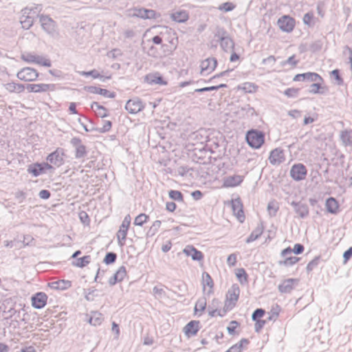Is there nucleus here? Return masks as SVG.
<instances>
[{"mask_svg":"<svg viewBox=\"0 0 352 352\" xmlns=\"http://www.w3.org/2000/svg\"><path fill=\"white\" fill-rule=\"evenodd\" d=\"M5 87L9 92H16L19 94L25 90L26 86L23 84L12 82L6 83Z\"/></svg>","mask_w":352,"mask_h":352,"instance_id":"34","label":"nucleus"},{"mask_svg":"<svg viewBox=\"0 0 352 352\" xmlns=\"http://www.w3.org/2000/svg\"><path fill=\"white\" fill-rule=\"evenodd\" d=\"M131 218L130 214H126L122 221L121 226H120L119 230L117 233H119L120 235H122V239H126L129 228L131 225Z\"/></svg>","mask_w":352,"mask_h":352,"instance_id":"28","label":"nucleus"},{"mask_svg":"<svg viewBox=\"0 0 352 352\" xmlns=\"http://www.w3.org/2000/svg\"><path fill=\"white\" fill-rule=\"evenodd\" d=\"M192 251V254H191V258L193 261H201L204 259V254L201 251L195 248H194V250Z\"/></svg>","mask_w":352,"mask_h":352,"instance_id":"63","label":"nucleus"},{"mask_svg":"<svg viewBox=\"0 0 352 352\" xmlns=\"http://www.w3.org/2000/svg\"><path fill=\"white\" fill-rule=\"evenodd\" d=\"M307 174L306 166L301 163L294 164L289 171L290 177L296 182L305 179Z\"/></svg>","mask_w":352,"mask_h":352,"instance_id":"7","label":"nucleus"},{"mask_svg":"<svg viewBox=\"0 0 352 352\" xmlns=\"http://www.w3.org/2000/svg\"><path fill=\"white\" fill-rule=\"evenodd\" d=\"M240 325V323L236 320H232L230 325L227 327V331L230 335L236 334V329Z\"/></svg>","mask_w":352,"mask_h":352,"instance_id":"58","label":"nucleus"},{"mask_svg":"<svg viewBox=\"0 0 352 352\" xmlns=\"http://www.w3.org/2000/svg\"><path fill=\"white\" fill-rule=\"evenodd\" d=\"M343 54L346 56H348V63L351 65V67H352V49L349 46L346 45L343 50Z\"/></svg>","mask_w":352,"mask_h":352,"instance_id":"64","label":"nucleus"},{"mask_svg":"<svg viewBox=\"0 0 352 352\" xmlns=\"http://www.w3.org/2000/svg\"><path fill=\"white\" fill-rule=\"evenodd\" d=\"M80 74L82 76H91L93 78H98L100 77V74L99 72L95 69L90 71H82L80 72Z\"/></svg>","mask_w":352,"mask_h":352,"instance_id":"56","label":"nucleus"},{"mask_svg":"<svg viewBox=\"0 0 352 352\" xmlns=\"http://www.w3.org/2000/svg\"><path fill=\"white\" fill-rule=\"evenodd\" d=\"M21 58L28 63H36L37 60V55H34L31 53H26L21 55Z\"/></svg>","mask_w":352,"mask_h":352,"instance_id":"51","label":"nucleus"},{"mask_svg":"<svg viewBox=\"0 0 352 352\" xmlns=\"http://www.w3.org/2000/svg\"><path fill=\"white\" fill-rule=\"evenodd\" d=\"M117 254L113 252H108L106 253L103 259V263L107 265H111L116 263L117 259Z\"/></svg>","mask_w":352,"mask_h":352,"instance_id":"44","label":"nucleus"},{"mask_svg":"<svg viewBox=\"0 0 352 352\" xmlns=\"http://www.w3.org/2000/svg\"><path fill=\"white\" fill-rule=\"evenodd\" d=\"M239 89H243L245 93H254L256 92L258 86L255 85L252 82H245L242 87H239Z\"/></svg>","mask_w":352,"mask_h":352,"instance_id":"47","label":"nucleus"},{"mask_svg":"<svg viewBox=\"0 0 352 352\" xmlns=\"http://www.w3.org/2000/svg\"><path fill=\"white\" fill-rule=\"evenodd\" d=\"M47 296L43 292H36L31 297L32 306L37 309L43 308L47 301Z\"/></svg>","mask_w":352,"mask_h":352,"instance_id":"13","label":"nucleus"},{"mask_svg":"<svg viewBox=\"0 0 352 352\" xmlns=\"http://www.w3.org/2000/svg\"><path fill=\"white\" fill-rule=\"evenodd\" d=\"M38 72L34 68L27 67L19 70L16 74V77L23 81L32 82L38 78Z\"/></svg>","mask_w":352,"mask_h":352,"instance_id":"6","label":"nucleus"},{"mask_svg":"<svg viewBox=\"0 0 352 352\" xmlns=\"http://www.w3.org/2000/svg\"><path fill=\"white\" fill-rule=\"evenodd\" d=\"M321 261V256H316L310 262L308 263L306 267V271L307 274H309L314 269H316Z\"/></svg>","mask_w":352,"mask_h":352,"instance_id":"42","label":"nucleus"},{"mask_svg":"<svg viewBox=\"0 0 352 352\" xmlns=\"http://www.w3.org/2000/svg\"><path fill=\"white\" fill-rule=\"evenodd\" d=\"M299 91V88L291 87L286 89L283 94L288 98H296L298 96Z\"/></svg>","mask_w":352,"mask_h":352,"instance_id":"53","label":"nucleus"},{"mask_svg":"<svg viewBox=\"0 0 352 352\" xmlns=\"http://www.w3.org/2000/svg\"><path fill=\"white\" fill-rule=\"evenodd\" d=\"M84 90L94 94H99L105 98H114L116 96V94L114 91H110L108 89L98 87L96 86H85Z\"/></svg>","mask_w":352,"mask_h":352,"instance_id":"14","label":"nucleus"},{"mask_svg":"<svg viewBox=\"0 0 352 352\" xmlns=\"http://www.w3.org/2000/svg\"><path fill=\"white\" fill-rule=\"evenodd\" d=\"M126 276V270L124 265L120 266L116 273L109 279L108 283L109 285L113 286L116 283L123 280Z\"/></svg>","mask_w":352,"mask_h":352,"instance_id":"21","label":"nucleus"},{"mask_svg":"<svg viewBox=\"0 0 352 352\" xmlns=\"http://www.w3.org/2000/svg\"><path fill=\"white\" fill-rule=\"evenodd\" d=\"M280 310V307L278 305H276V308L273 307L271 309V311L268 313L269 316L267 318L266 320L268 321L276 320V318L278 317Z\"/></svg>","mask_w":352,"mask_h":352,"instance_id":"49","label":"nucleus"},{"mask_svg":"<svg viewBox=\"0 0 352 352\" xmlns=\"http://www.w3.org/2000/svg\"><path fill=\"white\" fill-rule=\"evenodd\" d=\"M325 206L329 213L336 214L339 212V204L334 197L327 198L325 201Z\"/></svg>","mask_w":352,"mask_h":352,"instance_id":"25","label":"nucleus"},{"mask_svg":"<svg viewBox=\"0 0 352 352\" xmlns=\"http://www.w3.org/2000/svg\"><path fill=\"white\" fill-rule=\"evenodd\" d=\"M300 258L299 257L289 256V257H286L283 261H278V264L280 266L284 265L286 267H289V266H292V265L296 264L297 262H298L300 261Z\"/></svg>","mask_w":352,"mask_h":352,"instance_id":"39","label":"nucleus"},{"mask_svg":"<svg viewBox=\"0 0 352 352\" xmlns=\"http://www.w3.org/2000/svg\"><path fill=\"white\" fill-rule=\"evenodd\" d=\"M265 314V309H263L262 308H257L253 311V313L252 314V320L253 321L262 320L261 318H263Z\"/></svg>","mask_w":352,"mask_h":352,"instance_id":"50","label":"nucleus"},{"mask_svg":"<svg viewBox=\"0 0 352 352\" xmlns=\"http://www.w3.org/2000/svg\"><path fill=\"white\" fill-rule=\"evenodd\" d=\"M270 163L272 165H279L285 161L284 150L280 147L271 151L268 157Z\"/></svg>","mask_w":352,"mask_h":352,"instance_id":"12","label":"nucleus"},{"mask_svg":"<svg viewBox=\"0 0 352 352\" xmlns=\"http://www.w3.org/2000/svg\"><path fill=\"white\" fill-rule=\"evenodd\" d=\"M265 134L258 129H252L245 134V140L248 144L252 148L258 149L265 143Z\"/></svg>","mask_w":352,"mask_h":352,"instance_id":"2","label":"nucleus"},{"mask_svg":"<svg viewBox=\"0 0 352 352\" xmlns=\"http://www.w3.org/2000/svg\"><path fill=\"white\" fill-rule=\"evenodd\" d=\"M263 230V222H260L257 225L256 228L251 232L249 236L246 239L245 242L247 243H250L258 239L262 235Z\"/></svg>","mask_w":352,"mask_h":352,"instance_id":"27","label":"nucleus"},{"mask_svg":"<svg viewBox=\"0 0 352 352\" xmlns=\"http://www.w3.org/2000/svg\"><path fill=\"white\" fill-rule=\"evenodd\" d=\"M104 320L102 314L98 311H91L88 319V322L93 326H99Z\"/></svg>","mask_w":352,"mask_h":352,"instance_id":"30","label":"nucleus"},{"mask_svg":"<svg viewBox=\"0 0 352 352\" xmlns=\"http://www.w3.org/2000/svg\"><path fill=\"white\" fill-rule=\"evenodd\" d=\"M112 127V122L110 120H105L104 124L102 128L96 127V131L100 133H104L111 130Z\"/></svg>","mask_w":352,"mask_h":352,"instance_id":"57","label":"nucleus"},{"mask_svg":"<svg viewBox=\"0 0 352 352\" xmlns=\"http://www.w3.org/2000/svg\"><path fill=\"white\" fill-rule=\"evenodd\" d=\"M144 82L151 85H166L168 83L167 81L164 79L163 76L159 72L146 74L144 76Z\"/></svg>","mask_w":352,"mask_h":352,"instance_id":"19","label":"nucleus"},{"mask_svg":"<svg viewBox=\"0 0 352 352\" xmlns=\"http://www.w3.org/2000/svg\"><path fill=\"white\" fill-rule=\"evenodd\" d=\"M243 111H245L247 116L253 117L254 116H257V113L254 107H251L249 104H245L244 107L241 108Z\"/></svg>","mask_w":352,"mask_h":352,"instance_id":"59","label":"nucleus"},{"mask_svg":"<svg viewBox=\"0 0 352 352\" xmlns=\"http://www.w3.org/2000/svg\"><path fill=\"white\" fill-rule=\"evenodd\" d=\"M220 43V45L221 49L225 52H230L231 51H233L234 49V42L231 38L230 36L224 39H222L219 41Z\"/></svg>","mask_w":352,"mask_h":352,"instance_id":"32","label":"nucleus"},{"mask_svg":"<svg viewBox=\"0 0 352 352\" xmlns=\"http://www.w3.org/2000/svg\"><path fill=\"white\" fill-rule=\"evenodd\" d=\"M41 28L52 38H58L60 34L56 23H41Z\"/></svg>","mask_w":352,"mask_h":352,"instance_id":"22","label":"nucleus"},{"mask_svg":"<svg viewBox=\"0 0 352 352\" xmlns=\"http://www.w3.org/2000/svg\"><path fill=\"white\" fill-rule=\"evenodd\" d=\"M129 16L142 19H158L161 14L154 10L146 8H134L129 11Z\"/></svg>","mask_w":352,"mask_h":352,"instance_id":"3","label":"nucleus"},{"mask_svg":"<svg viewBox=\"0 0 352 352\" xmlns=\"http://www.w3.org/2000/svg\"><path fill=\"white\" fill-rule=\"evenodd\" d=\"M312 82L313 83L311 85H310V86H309V90H308L309 93L312 94H324V91H322L323 87L322 86V83L324 82V80L323 81L317 80V81Z\"/></svg>","mask_w":352,"mask_h":352,"instance_id":"36","label":"nucleus"},{"mask_svg":"<svg viewBox=\"0 0 352 352\" xmlns=\"http://www.w3.org/2000/svg\"><path fill=\"white\" fill-rule=\"evenodd\" d=\"M202 284L204 290H205L206 286H208L210 287V289L208 292V294H210L212 292V288L214 286L213 280L211 277V276L206 272H203L202 274Z\"/></svg>","mask_w":352,"mask_h":352,"instance_id":"35","label":"nucleus"},{"mask_svg":"<svg viewBox=\"0 0 352 352\" xmlns=\"http://www.w3.org/2000/svg\"><path fill=\"white\" fill-rule=\"evenodd\" d=\"M91 262V256L86 255L82 257L77 258L76 262L73 263V265H75L78 267L82 268L87 266Z\"/></svg>","mask_w":352,"mask_h":352,"instance_id":"40","label":"nucleus"},{"mask_svg":"<svg viewBox=\"0 0 352 352\" xmlns=\"http://www.w3.org/2000/svg\"><path fill=\"white\" fill-rule=\"evenodd\" d=\"M267 208L270 215L274 217L278 210V206L275 201H270L268 203Z\"/></svg>","mask_w":352,"mask_h":352,"instance_id":"55","label":"nucleus"},{"mask_svg":"<svg viewBox=\"0 0 352 352\" xmlns=\"http://www.w3.org/2000/svg\"><path fill=\"white\" fill-rule=\"evenodd\" d=\"M331 76L336 80L338 85H342L344 84V80L340 75V72L338 69H335L331 72Z\"/></svg>","mask_w":352,"mask_h":352,"instance_id":"48","label":"nucleus"},{"mask_svg":"<svg viewBox=\"0 0 352 352\" xmlns=\"http://www.w3.org/2000/svg\"><path fill=\"white\" fill-rule=\"evenodd\" d=\"M340 138L344 146H352V129L342 131L340 132Z\"/></svg>","mask_w":352,"mask_h":352,"instance_id":"31","label":"nucleus"},{"mask_svg":"<svg viewBox=\"0 0 352 352\" xmlns=\"http://www.w3.org/2000/svg\"><path fill=\"white\" fill-rule=\"evenodd\" d=\"M240 294V289L237 284H233L228 289L226 297L227 299L235 305L237 302Z\"/></svg>","mask_w":352,"mask_h":352,"instance_id":"24","label":"nucleus"},{"mask_svg":"<svg viewBox=\"0 0 352 352\" xmlns=\"http://www.w3.org/2000/svg\"><path fill=\"white\" fill-rule=\"evenodd\" d=\"M166 16L171 19L173 22H186L189 19L188 12L185 10H180Z\"/></svg>","mask_w":352,"mask_h":352,"instance_id":"23","label":"nucleus"},{"mask_svg":"<svg viewBox=\"0 0 352 352\" xmlns=\"http://www.w3.org/2000/svg\"><path fill=\"white\" fill-rule=\"evenodd\" d=\"M45 84H27L26 89L29 92L41 93L45 92Z\"/></svg>","mask_w":352,"mask_h":352,"instance_id":"38","label":"nucleus"},{"mask_svg":"<svg viewBox=\"0 0 352 352\" xmlns=\"http://www.w3.org/2000/svg\"><path fill=\"white\" fill-rule=\"evenodd\" d=\"M145 107L142 100L135 97L126 101L124 109L131 114H136L142 111Z\"/></svg>","mask_w":352,"mask_h":352,"instance_id":"8","label":"nucleus"},{"mask_svg":"<svg viewBox=\"0 0 352 352\" xmlns=\"http://www.w3.org/2000/svg\"><path fill=\"white\" fill-rule=\"evenodd\" d=\"M54 170V168L48 162H36L28 166L27 172L33 177H38L46 173L47 170Z\"/></svg>","mask_w":352,"mask_h":352,"instance_id":"4","label":"nucleus"},{"mask_svg":"<svg viewBox=\"0 0 352 352\" xmlns=\"http://www.w3.org/2000/svg\"><path fill=\"white\" fill-rule=\"evenodd\" d=\"M290 205L293 206L295 212L300 218L305 219L308 217L309 210L307 204L301 201H293L291 202Z\"/></svg>","mask_w":352,"mask_h":352,"instance_id":"15","label":"nucleus"},{"mask_svg":"<svg viewBox=\"0 0 352 352\" xmlns=\"http://www.w3.org/2000/svg\"><path fill=\"white\" fill-rule=\"evenodd\" d=\"M48 286L54 289L65 290L72 287V282L68 280H58L48 283Z\"/></svg>","mask_w":352,"mask_h":352,"instance_id":"26","label":"nucleus"},{"mask_svg":"<svg viewBox=\"0 0 352 352\" xmlns=\"http://www.w3.org/2000/svg\"><path fill=\"white\" fill-rule=\"evenodd\" d=\"M279 28L285 32H291L293 31L296 23H277Z\"/></svg>","mask_w":352,"mask_h":352,"instance_id":"60","label":"nucleus"},{"mask_svg":"<svg viewBox=\"0 0 352 352\" xmlns=\"http://www.w3.org/2000/svg\"><path fill=\"white\" fill-rule=\"evenodd\" d=\"M70 144L75 148V157L76 159L84 158L87 155V147L82 144V140L78 137H74L70 140Z\"/></svg>","mask_w":352,"mask_h":352,"instance_id":"9","label":"nucleus"},{"mask_svg":"<svg viewBox=\"0 0 352 352\" xmlns=\"http://www.w3.org/2000/svg\"><path fill=\"white\" fill-rule=\"evenodd\" d=\"M65 156V149L60 147L56 148L55 151L50 153L47 157L46 160L49 162L50 164H54V166L59 167L64 164L65 160L64 157Z\"/></svg>","mask_w":352,"mask_h":352,"instance_id":"5","label":"nucleus"},{"mask_svg":"<svg viewBox=\"0 0 352 352\" xmlns=\"http://www.w3.org/2000/svg\"><path fill=\"white\" fill-rule=\"evenodd\" d=\"M293 80L296 82H315L317 80L323 81V78L320 75L316 72H308L295 75Z\"/></svg>","mask_w":352,"mask_h":352,"instance_id":"11","label":"nucleus"},{"mask_svg":"<svg viewBox=\"0 0 352 352\" xmlns=\"http://www.w3.org/2000/svg\"><path fill=\"white\" fill-rule=\"evenodd\" d=\"M227 310L223 309V310H219L218 308L210 309V305L208 306V315L210 317H214L218 315L221 317H223L226 314Z\"/></svg>","mask_w":352,"mask_h":352,"instance_id":"52","label":"nucleus"},{"mask_svg":"<svg viewBox=\"0 0 352 352\" xmlns=\"http://www.w3.org/2000/svg\"><path fill=\"white\" fill-rule=\"evenodd\" d=\"M79 219L82 223L85 226H89L90 223V219L88 214L85 211H80L78 214Z\"/></svg>","mask_w":352,"mask_h":352,"instance_id":"62","label":"nucleus"},{"mask_svg":"<svg viewBox=\"0 0 352 352\" xmlns=\"http://www.w3.org/2000/svg\"><path fill=\"white\" fill-rule=\"evenodd\" d=\"M148 215L144 213H141L135 218L133 223L135 226H142L145 223L148 221Z\"/></svg>","mask_w":352,"mask_h":352,"instance_id":"46","label":"nucleus"},{"mask_svg":"<svg viewBox=\"0 0 352 352\" xmlns=\"http://www.w3.org/2000/svg\"><path fill=\"white\" fill-rule=\"evenodd\" d=\"M217 66V60L214 57H209L202 60L200 64L201 74L207 75L212 73Z\"/></svg>","mask_w":352,"mask_h":352,"instance_id":"10","label":"nucleus"},{"mask_svg":"<svg viewBox=\"0 0 352 352\" xmlns=\"http://www.w3.org/2000/svg\"><path fill=\"white\" fill-rule=\"evenodd\" d=\"M230 36V34L227 30H226L224 28L217 26L216 30L214 32V37L217 38V41H219L222 39H224L226 38H228Z\"/></svg>","mask_w":352,"mask_h":352,"instance_id":"41","label":"nucleus"},{"mask_svg":"<svg viewBox=\"0 0 352 352\" xmlns=\"http://www.w3.org/2000/svg\"><path fill=\"white\" fill-rule=\"evenodd\" d=\"M299 280L297 278H287L283 280L278 287V291L282 294H289L294 289V284L297 285Z\"/></svg>","mask_w":352,"mask_h":352,"instance_id":"18","label":"nucleus"},{"mask_svg":"<svg viewBox=\"0 0 352 352\" xmlns=\"http://www.w3.org/2000/svg\"><path fill=\"white\" fill-rule=\"evenodd\" d=\"M200 329V322L199 320H190L184 327V332L188 338H191L197 334Z\"/></svg>","mask_w":352,"mask_h":352,"instance_id":"16","label":"nucleus"},{"mask_svg":"<svg viewBox=\"0 0 352 352\" xmlns=\"http://www.w3.org/2000/svg\"><path fill=\"white\" fill-rule=\"evenodd\" d=\"M169 197L176 201L184 202V195L182 192L177 190H170L168 191Z\"/></svg>","mask_w":352,"mask_h":352,"instance_id":"45","label":"nucleus"},{"mask_svg":"<svg viewBox=\"0 0 352 352\" xmlns=\"http://www.w3.org/2000/svg\"><path fill=\"white\" fill-rule=\"evenodd\" d=\"M235 275L241 285L248 283V274L244 268H238L236 270Z\"/></svg>","mask_w":352,"mask_h":352,"instance_id":"37","label":"nucleus"},{"mask_svg":"<svg viewBox=\"0 0 352 352\" xmlns=\"http://www.w3.org/2000/svg\"><path fill=\"white\" fill-rule=\"evenodd\" d=\"M37 60L36 63L41 65L42 66H45L47 67H50L52 66V62L50 59L45 58L41 56H37Z\"/></svg>","mask_w":352,"mask_h":352,"instance_id":"61","label":"nucleus"},{"mask_svg":"<svg viewBox=\"0 0 352 352\" xmlns=\"http://www.w3.org/2000/svg\"><path fill=\"white\" fill-rule=\"evenodd\" d=\"M207 305V300L205 297L199 298L194 308L195 314H198L200 316L202 313L205 311Z\"/></svg>","mask_w":352,"mask_h":352,"instance_id":"33","label":"nucleus"},{"mask_svg":"<svg viewBox=\"0 0 352 352\" xmlns=\"http://www.w3.org/2000/svg\"><path fill=\"white\" fill-rule=\"evenodd\" d=\"M41 5L28 6L21 10L22 16L19 22H55L50 16L41 13Z\"/></svg>","mask_w":352,"mask_h":352,"instance_id":"1","label":"nucleus"},{"mask_svg":"<svg viewBox=\"0 0 352 352\" xmlns=\"http://www.w3.org/2000/svg\"><path fill=\"white\" fill-rule=\"evenodd\" d=\"M322 45H323V43L322 42V41L320 40H317L314 42H313L310 46H309V50L312 52V53H316V52H318L319 51H320L322 48Z\"/></svg>","mask_w":352,"mask_h":352,"instance_id":"54","label":"nucleus"},{"mask_svg":"<svg viewBox=\"0 0 352 352\" xmlns=\"http://www.w3.org/2000/svg\"><path fill=\"white\" fill-rule=\"evenodd\" d=\"M91 109L97 113L98 116L102 118L109 116V113H107L108 109L103 105L100 104L98 102H93L91 104Z\"/></svg>","mask_w":352,"mask_h":352,"instance_id":"29","label":"nucleus"},{"mask_svg":"<svg viewBox=\"0 0 352 352\" xmlns=\"http://www.w3.org/2000/svg\"><path fill=\"white\" fill-rule=\"evenodd\" d=\"M232 209L234 214L236 216L239 222L243 223L245 221V214L243 209V204L240 198L232 200Z\"/></svg>","mask_w":352,"mask_h":352,"instance_id":"17","label":"nucleus"},{"mask_svg":"<svg viewBox=\"0 0 352 352\" xmlns=\"http://www.w3.org/2000/svg\"><path fill=\"white\" fill-rule=\"evenodd\" d=\"M244 177L239 175L228 176L223 179V186L233 188L240 185L243 181Z\"/></svg>","mask_w":352,"mask_h":352,"instance_id":"20","label":"nucleus"},{"mask_svg":"<svg viewBox=\"0 0 352 352\" xmlns=\"http://www.w3.org/2000/svg\"><path fill=\"white\" fill-rule=\"evenodd\" d=\"M162 224L161 221L156 220L153 222V225L150 227L146 232V237H153L158 231Z\"/></svg>","mask_w":352,"mask_h":352,"instance_id":"43","label":"nucleus"}]
</instances>
